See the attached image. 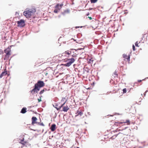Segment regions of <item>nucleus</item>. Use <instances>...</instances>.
I'll return each mask as SVG.
<instances>
[{"mask_svg": "<svg viewBox=\"0 0 148 148\" xmlns=\"http://www.w3.org/2000/svg\"><path fill=\"white\" fill-rule=\"evenodd\" d=\"M36 11V10L35 8H32L29 10H26L24 11L23 15L26 18H29L31 17L32 15L34 14Z\"/></svg>", "mask_w": 148, "mask_h": 148, "instance_id": "f03ea898", "label": "nucleus"}, {"mask_svg": "<svg viewBox=\"0 0 148 148\" xmlns=\"http://www.w3.org/2000/svg\"><path fill=\"white\" fill-rule=\"evenodd\" d=\"M24 139L21 140L20 143L23 145V146H27V145H28V143L27 141H24Z\"/></svg>", "mask_w": 148, "mask_h": 148, "instance_id": "9d476101", "label": "nucleus"}, {"mask_svg": "<svg viewBox=\"0 0 148 148\" xmlns=\"http://www.w3.org/2000/svg\"><path fill=\"white\" fill-rule=\"evenodd\" d=\"M125 123H126L127 125H129L130 124V121L129 120H127L125 122H115L114 124V126L121 127V125Z\"/></svg>", "mask_w": 148, "mask_h": 148, "instance_id": "7ed1b4c3", "label": "nucleus"}, {"mask_svg": "<svg viewBox=\"0 0 148 148\" xmlns=\"http://www.w3.org/2000/svg\"><path fill=\"white\" fill-rule=\"evenodd\" d=\"M73 50V49H71L70 50L66 51L64 53L67 58L71 54L72 51Z\"/></svg>", "mask_w": 148, "mask_h": 148, "instance_id": "6e6552de", "label": "nucleus"}, {"mask_svg": "<svg viewBox=\"0 0 148 148\" xmlns=\"http://www.w3.org/2000/svg\"><path fill=\"white\" fill-rule=\"evenodd\" d=\"M69 109V108L67 106H64L63 107L62 110L64 112H67Z\"/></svg>", "mask_w": 148, "mask_h": 148, "instance_id": "dca6fc26", "label": "nucleus"}, {"mask_svg": "<svg viewBox=\"0 0 148 148\" xmlns=\"http://www.w3.org/2000/svg\"><path fill=\"white\" fill-rule=\"evenodd\" d=\"M44 91V90H41L40 91V94H42L43 93Z\"/></svg>", "mask_w": 148, "mask_h": 148, "instance_id": "b1692460", "label": "nucleus"}, {"mask_svg": "<svg viewBox=\"0 0 148 148\" xmlns=\"http://www.w3.org/2000/svg\"><path fill=\"white\" fill-rule=\"evenodd\" d=\"M66 102V101H65V102L64 103H63L61 105V106H58L56 104L55 106V107L58 110H59L61 108V107H63V106L65 103Z\"/></svg>", "mask_w": 148, "mask_h": 148, "instance_id": "9b49d317", "label": "nucleus"}, {"mask_svg": "<svg viewBox=\"0 0 148 148\" xmlns=\"http://www.w3.org/2000/svg\"><path fill=\"white\" fill-rule=\"evenodd\" d=\"M45 85V84L43 81H38L35 84L34 88L30 92L32 95H34L36 92H37L40 90V88L44 87Z\"/></svg>", "mask_w": 148, "mask_h": 148, "instance_id": "f257e3e1", "label": "nucleus"}, {"mask_svg": "<svg viewBox=\"0 0 148 148\" xmlns=\"http://www.w3.org/2000/svg\"><path fill=\"white\" fill-rule=\"evenodd\" d=\"M3 53V51L0 49V55L2 53Z\"/></svg>", "mask_w": 148, "mask_h": 148, "instance_id": "bb28decb", "label": "nucleus"}, {"mask_svg": "<svg viewBox=\"0 0 148 148\" xmlns=\"http://www.w3.org/2000/svg\"><path fill=\"white\" fill-rule=\"evenodd\" d=\"M26 109H27L26 108L24 107L21 110V112L23 114H24L26 112H27Z\"/></svg>", "mask_w": 148, "mask_h": 148, "instance_id": "f3484780", "label": "nucleus"}, {"mask_svg": "<svg viewBox=\"0 0 148 148\" xmlns=\"http://www.w3.org/2000/svg\"><path fill=\"white\" fill-rule=\"evenodd\" d=\"M39 124V125H40L42 126H44V124H43V123H39V124Z\"/></svg>", "mask_w": 148, "mask_h": 148, "instance_id": "a878e982", "label": "nucleus"}, {"mask_svg": "<svg viewBox=\"0 0 148 148\" xmlns=\"http://www.w3.org/2000/svg\"><path fill=\"white\" fill-rule=\"evenodd\" d=\"M123 93H126L127 92V89L126 88L123 89Z\"/></svg>", "mask_w": 148, "mask_h": 148, "instance_id": "4be33fe9", "label": "nucleus"}, {"mask_svg": "<svg viewBox=\"0 0 148 148\" xmlns=\"http://www.w3.org/2000/svg\"><path fill=\"white\" fill-rule=\"evenodd\" d=\"M89 13H88L87 14H86V15L87 16H88L89 15Z\"/></svg>", "mask_w": 148, "mask_h": 148, "instance_id": "7c9ffc66", "label": "nucleus"}, {"mask_svg": "<svg viewBox=\"0 0 148 148\" xmlns=\"http://www.w3.org/2000/svg\"><path fill=\"white\" fill-rule=\"evenodd\" d=\"M17 23L18 24V26L21 27L24 26L25 25V21L23 19H21L19 21H18L17 22Z\"/></svg>", "mask_w": 148, "mask_h": 148, "instance_id": "423d86ee", "label": "nucleus"}, {"mask_svg": "<svg viewBox=\"0 0 148 148\" xmlns=\"http://www.w3.org/2000/svg\"><path fill=\"white\" fill-rule=\"evenodd\" d=\"M10 55L6 54L5 56L4 60H8Z\"/></svg>", "mask_w": 148, "mask_h": 148, "instance_id": "6ab92c4d", "label": "nucleus"}, {"mask_svg": "<svg viewBox=\"0 0 148 148\" xmlns=\"http://www.w3.org/2000/svg\"><path fill=\"white\" fill-rule=\"evenodd\" d=\"M116 75L117 76H118L117 74H116Z\"/></svg>", "mask_w": 148, "mask_h": 148, "instance_id": "473e14b6", "label": "nucleus"}, {"mask_svg": "<svg viewBox=\"0 0 148 148\" xmlns=\"http://www.w3.org/2000/svg\"><path fill=\"white\" fill-rule=\"evenodd\" d=\"M37 119L36 117H32V125H34L35 124H39V123H38L36 121Z\"/></svg>", "mask_w": 148, "mask_h": 148, "instance_id": "1a4fd4ad", "label": "nucleus"}, {"mask_svg": "<svg viewBox=\"0 0 148 148\" xmlns=\"http://www.w3.org/2000/svg\"><path fill=\"white\" fill-rule=\"evenodd\" d=\"M7 74V71H4L0 75V78H2L3 76L6 75Z\"/></svg>", "mask_w": 148, "mask_h": 148, "instance_id": "2eb2a0df", "label": "nucleus"}, {"mask_svg": "<svg viewBox=\"0 0 148 148\" xmlns=\"http://www.w3.org/2000/svg\"><path fill=\"white\" fill-rule=\"evenodd\" d=\"M98 0H90V2L92 3H96Z\"/></svg>", "mask_w": 148, "mask_h": 148, "instance_id": "412c9836", "label": "nucleus"}, {"mask_svg": "<svg viewBox=\"0 0 148 148\" xmlns=\"http://www.w3.org/2000/svg\"><path fill=\"white\" fill-rule=\"evenodd\" d=\"M69 11L68 10H65L62 13V14L63 15H65L66 13H69Z\"/></svg>", "mask_w": 148, "mask_h": 148, "instance_id": "aec40b11", "label": "nucleus"}, {"mask_svg": "<svg viewBox=\"0 0 148 148\" xmlns=\"http://www.w3.org/2000/svg\"><path fill=\"white\" fill-rule=\"evenodd\" d=\"M88 18H89L90 20H92V18L91 17H88Z\"/></svg>", "mask_w": 148, "mask_h": 148, "instance_id": "c756f323", "label": "nucleus"}, {"mask_svg": "<svg viewBox=\"0 0 148 148\" xmlns=\"http://www.w3.org/2000/svg\"><path fill=\"white\" fill-rule=\"evenodd\" d=\"M75 60L73 58L71 59H67L65 61L67 62L64 65L66 66H70L72 63H73L75 61Z\"/></svg>", "mask_w": 148, "mask_h": 148, "instance_id": "20e7f679", "label": "nucleus"}, {"mask_svg": "<svg viewBox=\"0 0 148 148\" xmlns=\"http://www.w3.org/2000/svg\"><path fill=\"white\" fill-rule=\"evenodd\" d=\"M123 58L125 59L124 60L127 59V61H129L130 59V56H127L126 54H124L123 55Z\"/></svg>", "mask_w": 148, "mask_h": 148, "instance_id": "ddd939ff", "label": "nucleus"}, {"mask_svg": "<svg viewBox=\"0 0 148 148\" xmlns=\"http://www.w3.org/2000/svg\"><path fill=\"white\" fill-rule=\"evenodd\" d=\"M58 58H59L58 59L60 60H65L67 58L64 53L62 54H59V55Z\"/></svg>", "mask_w": 148, "mask_h": 148, "instance_id": "0eeeda50", "label": "nucleus"}, {"mask_svg": "<svg viewBox=\"0 0 148 148\" xmlns=\"http://www.w3.org/2000/svg\"><path fill=\"white\" fill-rule=\"evenodd\" d=\"M132 48H133V50L134 51L135 50V46H134V45H133L132 46Z\"/></svg>", "mask_w": 148, "mask_h": 148, "instance_id": "393cba45", "label": "nucleus"}, {"mask_svg": "<svg viewBox=\"0 0 148 148\" xmlns=\"http://www.w3.org/2000/svg\"><path fill=\"white\" fill-rule=\"evenodd\" d=\"M76 114H77L75 116H78L79 115L81 116L82 115L83 113L82 112L79 111L78 110L77 113H76Z\"/></svg>", "mask_w": 148, "mask_h": 148, "instance_id": "a211bd4d", "label": "nucleus"}, {"mask_svg": "<svg viewBox=\"0 0 148 148\" xmlns=\"http://www.w3.org/2000/svg\"><path fill=\"white\" fill-rule=\"evenodd\" d=\"M50 129L52 131H54L56 129V125L55 124H52L50 128Z\"/></svg>", "mask_w": 148, "mask_h": 148, "instance_id": "4468645a", "label": "nucleus"}, {"mask_svg": "<svg viewBox=\"0 0 148 148\" xmlns=\"http://www.w3.org/2000/svg\"><path fill=\"white\" fill-rule=\"evenodd\" d=\"M11 50L10 48H8L4 50V52L6 53V54L11 55L10 52Z\"/></svg>", "mask_w": 148, "mask_h": 148, "instance_id": "f8f14e48", "label": "nucleus"}, {"mask_svg": "<svg viewBox=\"0 0 148 148\" xmlns=\"http://www.w3.org/2000/svg\"><path fill=\"white\" fill-rule=\"evenodd\" d=\"M141 80H138V82H141Z\"/></svg>", "mask_w": 148, "mask_h": 148, "instance_id": "2f4dec72", "label": "nucleus"}, {"mask_svg": "<svg viewBox=\"0 0 148 148\" xmlns=\"http://www.w3.org/2000/svg\"><path fill=\"white\" fill-rule=\"evenodd\" d=\"M135 45L136 47H139V46L138 45V41H137L135 43Z\"/></svg>", "mask_w": 148, "mask_h": 148, "instance_id": "5701e85b", "label": "nucleus"}, {"mask_svg": "<svg viewBox=\"0 0 148 148\" xmlns=\"http://www.w3.org/2000/svg\"><path fill=\"white\" fill-rule=\"evenodd\" d=\"M65 100V98H63L62 99L61 101H64Z\"/></svg>", "mask_w": 148, "mask_h": 148, "instance_id": "cd10ccee", "label": "nucleus"}, {"mask_svg": "<svg viewBox=\"0 0 148 148\" xmlns=\"http://www.w3.org/2000/svg\"><path fill=\"white\" fill-rule=\"evenodd\" d=\"M63 5V3H62L60 5L57 4L55 7L56 9L54 10V12L55 13H57L61 9Z\"/></svg>", "mask_w": 148, "mask_h": 148, "instance_id": "39448f33", "label": "nucleus"}, {"mask_svg": "<svg viewBox=\"0 0 148 148\" xmlns=\"http://www.w3.org/2000/svg\"><path fill=\"white\" fill-rule=\"evenodd\" d=\"M38 102H40L41 101V99H38Z\"/></svg>", "mask_w": 148, "mask_h": 148, "instance_id": "c85d7f7f", "label": "nucleus"}]
</instances>
